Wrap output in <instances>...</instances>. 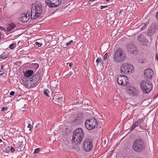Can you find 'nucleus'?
I'll return each instance as SVG.
<instances>
[{
    "mask_svg": "<svg viewBox=\"0 0 158 158\" xmlns=\"http://www.w3.org/2000/svg\"><path fill=\"white\" fill-rule=\"evenodd\" d=\"M4 73V71L3 70H0V75H3Z\"/></svg>",
    "mask_w": 158,
    "mask_h": 158,
    "instance_id": "obj_35",
    "label": "nucleus"
},
{
    "mask_svg": "<svg viewBox=\"0 0 158 158\" xmlns=\"http://www.w3.org/2000/svg\"><path fill=\"white\" fill-rule=\"evenodd\" d=\"M3 67V65H2V66H1V69H2Z\"/></svg>",
    "mask_w": 158,
    "mask_h": 158,
    "instance_id": "obj_47",
    "label": "nucleus"
},
{
    "mask_svg": "<svg viewBox=\"0 0 158 158\" xmlns=\"http://www.w3.org/2000/svg\"><path fill=\"white\" fill-rule=\"evenodd\" d=\"M23 145L21 143H20L19 144H18L17 145V147L19 149V151H20L21 150V148H20L21 147L23 148Z\"/></svg>",
    "mask_w": 158,
    "mask_h": 158,
    "instance_id": "obj_24",
    "label": "nucleus"
},
{
    "mask_svg": "<svg viewBox=\"0 0 158 158\" xmlns=\"http://www.w3.org/2000/svg\"><path fill=\"white\" fill-rule=\"evenodd\" d=\"M145 40V37L143 34H141L138 37L137 40L139 41L140 42H143Z\"/></svg>",
    "mask_w": 158,
    "mask_h": 158,
    "instance_id": "obj_22",
    "label": "nucleus"
},
{
    "mask_svg": "<svg viewBox=\"0 0 158 158\" xmlns=\"http://www.w3.org/2000/svg\"><path fill=\"white\" fill-rule=\"evenodd\" d=\"M16 27L15 25L13 23L8 24V27L6 28L7 31L9 32L11 31L12 30L14 29Z\"/></svg>",
    "mask_w": 158,
    "mask_h": 158,
    "instance_id": "obj_20",
    "label": "nucleus"
},
{
    "mask_svg": "<svg viewBox=\"0 0 158 158\" xmlns=\"http://www.w3.org/2000/svg\"><path fill=\"white\" fill-rule=\"evenodd\" d=\"M143 91L145 93H148L152 88V85L151 82H147L145 80L142 81L140 84Z\"/></svg>",
    "mask_w": 158,
    "mask_h": 158,
    "instance_id": "obj_7",
    "label": "nucleus"
},
{
    "mask_svg": "<svg viewBox=\"0 0 158 158\" xmlns=\"http://www.w3.org/2000/svg\"><path fill=\"white\" fill-rule=\"evenodd\" d=\"M146 24L145 23L144 24L143 27H142L140 29L141 30H143V29L144 28V27H146Z\"/></svg>",
    "mask_w": 158,
    "mask_h": 158,
    "instance_id": "obj_34",
    "label": "nucleus"
},
{
    "mask_svg": "<svg viewBox=\"0 0 158 158\" xmlns=\"http://www.w3.org/2000/svg\"><path fill=\"white\" fill-rule=\"evenodd\" d=\"M144 75L149 79L152 78L154 75L153 72L151 69H146L144 72Z\"/></svg>",
    "mask_w": 158,
    "mask_h": 158,
    "instance_id": "obj_14",
    "label": "nucleus"
},
{
    "mask_svg": "<svg viewBox=\"0 0 158 158\" xmlns=\"http://www.w3.org/2000/svg\"><path fill=\"white\" fill-rule=\"evenodd\" d=\"M39 152V149L38 148H36L35 149L34 153L35 154L37 153H38Z\"/></svg>",
    "mask_w": 158,
    "mask_h": 158,
    "instance_id": "obj_28",
    "label": "nucleus"
},
{
    "mask_svg": "<svg viewBox=\"0 0 158 158\" xmlns=\"http://www.w3.org/2000/svg\"><path fill=\"white\" fill-rule=\"evenodd\" d=\"M107 6H101V9H103V8H105L107 7Z\"/></svg>",
    "mask_w": 158,
    "mask_h": 158,
    "instance_id": "obj_41",
    "label": "nucleus"
},
{
    "mask_svg": "<svg viewBox=\"0 0 158 158\" xmlns=\"http://www.w3.org/2000/svg\"><path fill=\"white\" fill-rule=\"evenodd\" d=\"M156 59L157 60H158V56H157V55H156Z\"/></svg>",
    "mask_w": 158,
    "mask_h": 158,
    "instance_id": "obj_45",
    "label": "nucleus"
},
{
    "mask_svg": "<svg viewBox=\"0 0 158 158\" xmlns=\"http://www.w3.org/2000/svg\"><path fill=\"white\" fill-rule=\"evenodd\" d=\"M50 86L54 90H56L59 86V83L57 81H52L50 83Z\"/></svg>",
    "mask_w": 158,
    "mask_h": 158,
    "instance_id": "obj_15",
    "label": "nucleus"
},
{
    "mask_svg": "<svg viewBox=\"0 0 158 158\" xmlns=\"http://www.w3.org/2000/svg\"><path fill=\"white\" fill-rule=\"evenodd\" d=\"M45 3L50 7H56L60 5L61 3V0H46Z\"/></svg>",
    "mask_w": 158,
    "mask_h": 158,
    "instance_id": "obj_11",
    "label": "nucleus"
},
{
    "mask_svg": "<svg viewBox=\"0 0 158 158\" xmlns=\"http://www.w3.org/2000/svg\"><path fill=\"white\" fill-rule=\"evenodd\" d=\"M128 48V51L130 53L133 54L136 52V48L135 46L131 45H129Z\"/></svg>",
    "mask_w": 158,
    "mask_h": 158,
    "instance_id": "obj_18",
    "label": "nucleus"
},
{
    "mask_svg": "<svg viewBox=\"0 0 158 158\" xmlns=\"http://www.w3.org/2000/svg\"><path fill=\"white\" fill-rule=\"evenodd\" d=\"M116 18V15L114 12H111L110 13L107 19L108 22L111 24H113Z\"/></svg>",
    "mask_w": 158,
    "mask_h": 158,
    "instance_id": "obj_13",
    "label": "nucleus"
},
{
    "mask_svg": "<svg viewBox=\"0 0 158 158\" xmlns=\"http://www.w3.org/2000/svg\"><path fill=\"white\" fill-rule=\"evenodd\" d=\"M42 11V8L40 3L35 5L34 11V10L32 11L31 9V19H34L38 18Z\"/></svg>",
    "mask_w": 158,
    "mask_h": 158,
    "instance_id": "obj_3",
    "label": "nucleus"
},
{
    "mask_svg": "<svg viewBox=\"0 0 158 158\" xmlns=\"http://www.w3.org/2000/svg\"><path fill=\"white\" fill-rule=\"evenodd\" d=\"M156 17L157 20H158V11L157 12L156 15Z\"/></svg>",
    "mask_w": 158,
    "mask_h": 158,
    "instance_id": "obj_40",
    "label": "nucleus"
},
{
    "mask_svg": "<svg viewBox=\"0 0 158 158\" xmlns=\"http://www.w3.org/2000/svg\"><path fill=\"white\" fill-rule=\"evenodd\" d=\"M95 0H89V1H91V2H93Z\"/></svg>",
    "mask_w": 158,
    "mask_h": 158,
    "instance_id": "obj_46",
    "label": "nucleus"
},
{
    "mask_svg": "<svg viewBox=\"0 0 158 158\" xmlns=\"http://www.w3.org/2000/svg\"><path fill=\"white\" fill-rule=\"evenodd\" d=\"M27 127L29 128V130L31 131V130L32 126L30 124H29L27 126Z\"/></svg>",
    "mask_w": 158,
    "mask_h": 158,
    "instance_id": "obj_31",
    "label": "nucleus"
},
{
    "mask_svg": "<svg viewBox=\"0 0 158 158\" xmlns=\"http://www.w3.org/2000/svg\"><path fill=\"white\" fill-rule=\"evenodd\" d=\"M34 65L36 67L37 69L39 67V64H35Z\"/></svg>",
    "mask_w": 158,
    "mask_h": 158,
    "instance_id": "obj_38",
    "label": "nucleus"
},
{
    "mask_svg": "<svg viewBox=\"0 0 158 158\" xmlns=\"http://www.w3.org/2000/svg\"><path fill=\"white\" fill-rule=\"evenodd\" d=\"M2 140L1 139H0V143L2 141Z\"/></svg>",
    "mask_w": 158,
    "mask_h": 158,
    "instance_id": "obj_48",
    "label": "nucleus"
},
{
    "mask_svg": "<svg viewBox=\"0 0 158 158\" xmlns=\"http://www.w3.org/2000/svg\"><path fill=\"white\" fill-rule=\"evenodd\" d=\"M102 60V59L100 57L98 58L96 60V62L97 63V64H98L99 62H101Z\"/></svg>",
    "mask_w": 158,
    "mask_h": 158,
    "instance_id": "obj_25",
    "label": "nucleus"
},
{
    "mask_svg": "<svg viewBox=\"0 0 158 158\" xmlns=\"http://www.w3.org/2000/svg\"><path fill=\"white\" fill-rule=\"evenodd\" d=\"M85 125L87 129L92 130L98 127V123L96 119L92 118L86 120Z\"/></svg>",
    "mask_w": 158,
    "mask_h": 158,
    "instance_id": "obj_4",
    "label": "nucleus"
},
{
    "mask_svg": "<svg viewBox=\"0 0 158 158\" xmlns=\"http://www.w3.org/2000/svg\"><path fill=\"white\" fill-rule=\"evenodd\" d=\"M125 59V55L123 51L118 49L115 52L114 56V60L116 62H120Z\"/></svg>",
    "mask_w": 158,
    "mask_h": 158,
    "instance_id": "obj_6",
    "label": "nucleus"
},
{
    "mask_svg": "<svg viewBox=\"0 0 158 158\" xmlns=\"http://www.w3.org/2000/svg\"><path fill=\"white\" fill-rule=\"evenodd\" d=\"M15 93V92L14 91H11L10 93V95L11 96H13L14 95V94Z\"/></svg>",
    "mask_w": 158,
    "mask_h": 158,
    "instance_id": "obj_37",
    "label": "nucleus"
},
{
    "mask_svg": "<svg viewBox=\"0 0 158 158\" xmlns=\"http://www.w3.org/2000/svg\"><path fill=\"white\" fill-rule=\"evenodd\" d=\"M134 67L128 63L123 64L121 67V72L123 74H130L134 71Z\"/></svg>",
    "mask_w": 158,
    "mask_h": 158,
    "instance_id": "obj_5",
    "label": "nucleus"
},
{
    "mask_svg": "<svg viewBox=\"0 0 158 158\" xmlns=\"http://www.w3.org/2000/svg\"><path fill=\"white\" fill-rule=\"evenodd\" d=\"M27 14L23 13L22 15L21 20L23 22H25L28 21L29 18V14L27 15Z\"/></svg>",
    "mask_w": 158,
    "mask_h": 158,
    "instance_id": "obj_17",
    "label": "nucleus"
},
{
    "mask_svg": "<svg viewBox=\"0 0 158 158\" xmlns=\"http://www.w3.org/2000/svg\"><path fill=\"white\" fill-rule=\"evenodd\" d=\"M132 148L135 152H140L143 150L145 146L143 142L141 139H138L134 142Z\"/></svg>",
    "mask_w": 158,
    "mask_h": 158,
    "instance_id": "obj_2",
    "label": "nucleus"
},
{
    "mask_svg": "<svg viewBox=\"0 0 158 158\" xmlns=\"http://www.w3.org/2000/svg\"><path fill=\"white\" fill-rule=\"evenodd\" d=\"M127 91L130 95L137 96L138 94V91L133 87H129L126 89Z\"/></svg>",
    "mask_w": 158,
    "mask_h": 158,
    "instance_id": "obj_12",
    "label": "nucleus"
},
{
    "mask_svg": "<svg viewBox=\"0 0 158 158\" xmlns=\"http://www.w3.org/2000/svg\"><path fill=\"white\" fill-rule=\"evenodd\" d=\"M16 44L15 43H13L12 44H11L9 46V48L11 49H14L16 47Z\"/></svg>",
    "mask_w": 158,
    "mask_h": 158,
    "instance_id": "obj_23",
    "label": "nucleus"
},
{
    "mask_svg": "<svg viewBox=\"0 0 158 158\" xmlns=\"http://www.w3.org/2000/svg\"><path fill=\"white\" fill-rule=\"evenodd\" d=\"M107 56H108V54H107V53H106L105 54V55L104 56V57H103L104 59V60H106V59H107Z\"/></svg>",
    "mask_w": 158,
    "mask_h": 158,
    "instance_id": "obj_30",
    "label": "nucleus"
},
{
    "mask_svg": "<svg viewBox=\"0 0 158 158\" xmlns=\"http://www.w3.org/2000/svg\"><path fill=\"white\" fill-rule=\"evenodd\" d=\"M117 81L118 84L122 86H126L129 83L128 78L125 75L119 76L118 77Z\"/></svg>",
    "mask_w": 158,
    "mask_h": 158,
    "instance_id": "obj_8",
    "label": "nucleus"
},
{
    "mask_svg": "<svg viewBox=\"0 0 158 158\" xmlns=\"http://www.w3.org/2000/svg\"><path fill=\"white\" fill-rule=\"evenodd\" d=\"M39 75L37 74L36 76L33 77L31 81V83H33V84H36L40 79Z\"/></svg>",
    "mask_w": 158,
    "mask_h": 158,
    "instance_id": "obj_19",
    "label": "nucleus"
},
{
    "mask_svg": "<svg viewBox=\"0 0 158 158\" xmlns=\"http://www.w3.org/2000/svg\"><path fill=\"white\" fill-rule=\"evenodd\" d=\"M6 57V56L5 55H1L0 56V58L1 59H5Z\"/></svg>",
    "mask_w": 158,
    "mask_h": 158,
    "instance_id": "obj_32",
    "label": "nucleus"
},
{
    "mask_svg": "<svg viewBox=\"0 0 158 158\" xmlns=\"http://www.w3.org/2000/svg\"><path fill=\"white\" fill-rule=\"evenodd\" d=\"M73 64L72 63H70L69 64V66L71 68Z\"/></svg>",
    "mask_w": 158,
    "mask_h": 158,
    "instance_id": "obj_42",
    "label": "nucleus"
},
{
    "mask_svg": "<svg viewBox=\"0 0 158 158\" xmlns=\"http://www.w3.org/2000/svg\"><path fill=\"white\" fill-rule=\"evenodd\" d=\"M0 30L4 31H6L5 28L2 27L0 26Z\"/></svg>",
    "mask_w": 158,
    "mask_h": 158,
    "instance_id": "obj_33",
    "label": "nucleus"
},
{
    "mask_svg": "<svg viewBox=\"0 0 158 158\" xmlns=\"http://www.w3.org/2000/svg\"><path fill=\"white\" fill-rule=\"evenodd\" d=\"M110 0H106V1L107 2H108Z\"/></svg>",
    "mask_w": 158,
    "mask_h": 158,
    "instance_id": "obj_49",
    "label": "nucleus"
},
{
    "mask_svg": "<svg viewBox=\"0 0 158 158\" xmlns=\"http://www.w3.org/2000/svg\"><path fill=\"white\" fill-rule=\"evenodd\" d=\"M93 147L91 140L89 139H85L83 142V149L86 152L89 151Z\"/></svg>",
    "mask_w": 158,
    "mask_h": 158,
    "instance_id": "obj_10",
    "label": "nucleus"
},
{
    "mask_svg": "<svg viewBox=\"0 0 158 158\" xmlns=\"http://www.w3.org/2000/svg\"><path fill=\"white\" fill-rule=\"evenodd\" d=\"M144 120V119L143 118L138 120L133 125L131 129V130H133L139 125L141 124L143 122Z\"/></svg>",
    "mask_w": 158,
    "mask_h": 158,
    "instance_id": "obj_16",
    "label": "nucleus"
},
{
    "mask_svg": "<svg viewBox=\"0 0 158 158\" xmlns=\"http://www.w3.org/2000/svg\"><path fill=\"white\" fill-rule=\"evenodd\" d=\"M49 93V91L48 90H45L44 91V93L45 95H46L47 96H48V93Z\"/></svg>",
    "mask_w": 158,
    "mask_h": 158,
    "instance_id": "obj_26",
    "label": "nucleus"
},
{
    "mask_svg": "<svg viewBox=\"0 0 158 158\" xmlns=\"http://www.w3.org/2000/svg\"><path fill=\"white\" fill-rule=\"evenodd\" d=\"M10 151L11 152H14L15 151V149L13 147H11L10 148Z\"/></svg>",
    "mask_w": 158,
    "mask_h": 158,
    "instance_id": "obj_36",
    "label": "nucleus"
},
{
    "mask_svg": "<svg viewBox=\"0 0 158 158\" xmlns=\"http://www.w3.org/2000/svg\"><path fill=\"white\" fill-rule=\"evenodd\" d=\"M35 44L36 45L38 46V47H40L42 45V44L41 43H39L38 42H35Z\"/></svg>",
    "mask_w": 158,
    "mask_h": 158,
    "instance_id": "obj_27",
    "label": "nucleus"
},
{
    "mask_svg": "<svg viewBox=\"0 0 158 158\" xmlns=\"http://www.w3.org/2000/svg\"><path fill=\"white\" fill-rule=\"evenodd\" d=\"M63 99L62 94H60L59 92L55 93L53 100L56 104L60 106L63 102Z\"/></svg>",
    "mask_w": 158,
    "mask_h": 158,
    "instance_id": "obj_9",
    "label": "nucleus"
},
{
    "mask_svg": "<svg viewBox=\"0 0 158 158\" xmlns=\"http://www.w3.org/2000/svg\"><path fill=\"white\" fill-rule=\"evenodd\" d=\"M33 73V71L31 70H28L26 71V73L24 74L25 77H29L31 76Z\"/></svg>",
    "mask_w": 158,
    "mask_h": 158,
    "instance_id": "obj_21",
    "label": "nucleus"
},
{
    "mask_svg": "<svg viewBox=\"0 0 158 158\" xmlns=\"http://www.w3.org/2000/svg\"><path fill=\"white\" fill-rule=\"evenodd\" d=\"M83 130L79 128L75 130L72 139V142L75 145L79 144L81 143L84 136Z\"/></svg>",
    "mask_w": 158,
    "mask_h": 158,
    "instance_id": "obj_1",
    "label": "nucleus"
},
{
    "mask_svg": "<svg viewBox=\"0 0 158 158\" xmlns=\"http://www.w3.org/2000/svg\"><path fill=\"white\" fill-rule=\"evenodd\" d=\"M73 42V40H71L69 42L67 43L66 44V45L68 46L69 45L71 44Z\"/></svg>",
    "mask_w": 158,
    "mask_h": 158,
    "instance_id": "obj_29",
    "label": "nucleus"
},
{
    "mask_svg": "<svg viewBox=\"0 0 158 158\" xmlns=\"http://www.w3.org/2000/svg\"><path fill=\"white\" fill-rule=\"evenodd\" d=\"M10 149L9 147H8L6 148V151H7L8 150H9Z\"/></svg>",
    "mask_w": 158,
    "mask_h": 158,
    "instance_id": "obj_43",
    "label": "nucleus"
},
{
    "mask_svg": "<svg viewBox=\"0 0 158 158\" xmlns=\"http://www.w3.org/2000/svg\"><path fill=\"white\" fill-rule=\"evenodd\" d=\"M73 74V73H72L71 72H70L68 74H67L66 76H71Z\"/></svg>",
    "mask_w": 158,
    "mask_h": 158,
    "instance_id": "obj_39",
    "label": "nucleus"
},
{
    "mask_svg": "<svg viewBox=\"0 0 158 158\" xmlns=\"http://www.w3.org/2000/svg\"><path fill=\"white\" fill-rule=\"evenodd\" d=\"M5 110V107H2V109L1 111H4Z\"/></svg>",
    "mask_w": 158,
    "mask_h": 158,
    "instance_id": "obj_44",
    "label": "nucleus"
}]
</instances>
